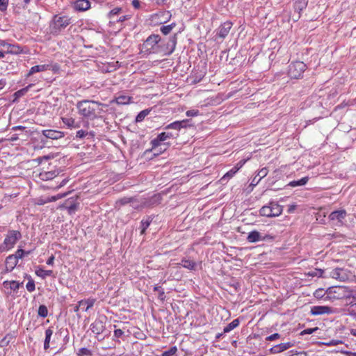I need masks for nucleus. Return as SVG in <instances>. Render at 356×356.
I'll use <instances>...</instances> for the list:
<instances>
[{
    "label": "nucleus",
    "instance_id": "1",
    "mask_svg": "<svg viewBox=\"0 0 356 356\" xmlns=\"http://www.w3.org/2000/svg\"><path fill=\"white\" fill-rule=\"evenodd\" d=\"M102 104L92 100H81L77 102L76 108L79 113L85 118L95 119L97 117V111L100 110L99 106Z\"/></svg>",
    "mask_w": 356,
    "mask_h": 356
},
{
    "label": "nucleus",
    "instance_id": "2",
    "mask_svg": "<svg viewBox=\"0 0 356 356\" xmlns=\"http://www.w3.org/2000/svg\"><path fill=\"white\" fill-rule=\"evenodd\" d=\"M71 23V18L67 15H55L49 24L50 33L58 35Z\"/></svg>",
    "mask_w": 356,
    "mask_h": 356
},
{
    "label": "nucleus",
    "instance_id": "3",
    "mask_svg": "<svg viewBox=\"0 0 356 356\" xmlns=\"http://www.w3.org/2000/svg\"><path fill=\"white\" fill-rule=\"evenodd\" d=\"M161 36L158 34L150 35L141 45V51L149 54H159Z\"/></svg>",
    "mask_w": 356,
    "mask_h": 356
},
{
    "label": "nucleus",
    "instance_id": "4",
    "mask_svg": "<svg viewBox=\"0 0 356 356\" xmlns=\"http://www.w3.org/2000/svg\"><path fill=\"white\" fill-rule=\"evenodd\" d=\"M22 238V234L18 230H9L3 242L0 245V252H6L12 249L17 241Z\"/></svg>",
    "mask_w": 356,
    "mask_h": 356
},
{
    "label": "nucleus",
    "instance_id": "5",
    "mask_svg": "<svg viewBox=\"0 0 356 356\" xmlns=\"http://www.w3.org/2000/svg\"><path fill=\"white\" fill-rule=\"evenodd\" d=\"M306 69V64L302 61L296 60L291 62L288 67V75L291 79H301Z\"/></svg>",
    "mask_w": 356,
    "mask_h": 356
},
{
    "label": "nucleus",
    "instance_id": "6",
    "mask_svg": "<svg viewBox=\"0 0 356 356\" xmlns=\"http://www.w3.org/2000/svg\"><path fill=\"white\" fill-rule=\"evenodd\" d=\"M282 212V207L277 202H271L268 205L262 207L259 210V213L262 216L268 218L280 216Z\"/></svg>",
    "mask_w": 356,
    "mask_h": 356
},
{
    "label": "nucleus",
    "instance_id": "7",
    "mask_svg": "<svg viewBox=\"0 0 356 356\" xmlns=\"http://www.w3.org/2000/svg\"><path fill=\"white\" fill-rule=\"evenodd\" d=\"M177 40V34L170 37L166 42L161 40V42H160L159 53H162L165 56L172 54L175 49Z\"/></svg>",
    "mask_w": 356,
    "mask_h": 356
},
{
    "label": "nucleus",
    "instance_id": "8",
    "mask_svg": "<svg viewBox=\"0 0 356 356\" xmlns=\"http://www.w3.org/2000/svg\"><path fill=\"white\" fill-rule=\"evenodd\" d=\"M179 136L178 132L173 133L170 131H164L159 134L156 138L151 141L152 149H156L159 146H161V143L170 138H177Z\"/></svg>",
    "mask_w": 356,
    "mask_h": 356
},
{
    "label": "nucleus",
    "instance_id": "9",
    "mask_svg": "<svg viewBox=\"0 0 356 356\" xmlns=\"http://www.w3.org/2000/svg\"><path fill=\"white\" fill-rule=\"evenodd\" d=\"M106 321V317L105 316L99 317L90 325L91 331L97 335L102 334L105 330Z\"/></svg>",
    "mask_w": 356,
    "mask_h": 356
},
{
    "label": "nucleus",
    "instance_id": "10",
    "mask_svg": "<svg viewBox=\"0 0 356 356\" xmlns=\"http://www.w3.org/2000/svg\"><path fill=\"white\" fill-rule=\"evenodd\" d=\"M0 46L6 48V51H5L6 54L17 55L24 52L23 48L19 44H10L5 40H0Z\"/></svg>",
    "mask_w": 356,
    "mask_h": 356
},
{
    "label": "nucleus",
    "instance_id": "11",
    "mask_svg": "<svg viewBox=\"0 0 356 356\" xmlns=\"http://www.w3.org/2000/svg\"><path fill=\"white\" fill-rule=\"evenodd\" d=\"M143 200L142 203H143L145 207H153L161 202L162 196L161 194L157 193L152 195L151 197H143Z\"/></svg>",
    "mask_w": 356,
    "mask_h": 356
},
{
    "label": "nucleus",
    "instance_id": "12",
    "mask_svg": "<svg viewBox=\"0 0 356 356\" xmlns=\"http://www.w3.org/2000/svg\"><path fill=\"white\" fill-rule=\"evenodd\" d=\"M346 211L341 209L332 211L329 215L328 218L331 221H337V225H343V220L346 218Z\"/></svg>",
    "mask_w": 356,
    "mask_h": 356
},
{
    "label": "nucleus",
    "instance_id": "13",
    "mask_svg": "<svg viewBox=\"0 0 356 356\" xmlns=\"http://www.w3.org/2000/svg\"><path fill=\"white\" fill-rule=\"evenodd\" d=\"M19 259L13 254L8 255L5 260L4 273H10L17 266Z\"/></svg>",
    "mask_w": 356,
    "mask_h": 356
},
{
    "label": "nucleus",
    "instance_id": "14",
    "mask_svg": "<svg viewBox=\"0 0 356 356\" xmlns=\"http://www.w3.org/2000/svg\"><path fill=\"white\" fill-rule=\"evenodd\" d=\"M330 277L339 280V281H345L348 279V275L346 270L341 268H336L330 273Z\"/></svg>",
    "mask_w": 356,
    "mask_h": 356
},
{
    "label": "nucleus",
    "instance_id": "15",
    "mask_svg": "<svg viewBox=\"0 0 356 356\" xmlns=\"http://www.w3.org/2000/svg\"><path fill=\"white\" fill-rule=\"evenodd\" d=\"M295 343L289 341L286 343H282L277 345H275L270 348L269 352L272 354H277L282 353L284 350H288L289 348L293 347Z\"/></svg>",
    "mask_w": 356,
    "mask_h": 356
},
{
    "label": "nucleus",
    "instance_id": "16",
    "mask_svg": "<svg viewBox=\"0 0 356 356\" xmlns=\"http://www.w3.org/2000/svg\"><path fill=\"white\" fill-rule=\"evenodd\" d=\"M232 25L233 24L230 21L222 23L218 28L216 35L220 38H225L228 35Z\"/></svg>",
    "mask_w": 356,
    "mask_h": 356
},
{
    "label": "nucleus",
    "instance_id": "17",
    "mask_svg": "<svg viewBox=\"0 0 356 356\" xmlns=\"http://www.w3.org/2000/svg\"><path fill=\"white\" fill-rule=\"evenodd\" d=\"M42 134L46 138L52 140H58L65 136L63 132L53 129L43 130L42 131Z\"/></svg>",
    "mask_w": 356,
    "mask_h": 356
},
{
    "label": "nucleus",
    "instance_id": "18",
    "mask_svg": "<svg viewBox=\"0 0 356 356\" xmlns=\"http://www.w3.org/2000/svg\"><path fill=\"white\" fill-rule=\"evenodd\" d=\"M332 309L328 306H314L312 308L311 313L313 315H321L324 314H331Z\"/></svg>",
    "mask_w": 356,
    "mask_h": 356
},
{
    "label": "nucleus",
    "instance_id": "19",
    "mask_svg": "<svg viewBox=\"0 0 356 356\" xmlns=\"http://www.w3.org/2000/svg\"><path fill=\"white\" fill-rule=\"evenodd\" d=\"M74 8L77 11H86L90 8L88 0H77L74 3Z\"/></svg>",
    "mask_w": 356,
    "mask_h": 356
},
{
    "label": "nucleus",
    "instance_id": "20",
    "mask_svg": "<svg viewBox=\"0 0 356 356\" xmlns=\"http://www.w3.org/2000/svg\"><path fill=\"white\" fill-rule=\"evenodd\" d=\"M247 240L250 243H256L261 241V234L256 230L250 232L247 237Z\"/></svg>",
    "mask_w": 356,
    "mask_h": 356
},
{
    "label": "nucleus",
    "instance_id": "21",
    "mask_svg": "<svg viewBox=\"0 0 356 356\" xmlns=\"http://www.w3.org/2000/svg\"><path fill=\"white\" fill-rule=\"evenodd\" d=\"M62 121L69 128L77 129L80 127V123L76 122L72 118H63Z\"/></svg>",
    "mask_w": 356,
    "mask_h": 356
},
{
    "label": "nucleus",
    "instance_id": "22",
    "mask_svg": "<svg viewBox=\"0 0 356 356\" xmlns=\"http://www.w3.org/2000/svg\"><path fill=\"white\" fill-rule=\"evenodd\" d=\"M56 171L42 172L39 175L40 178L43 181L51 180L58 175Z\"/></svg>",
    "mask_w": 356,
    "mask_h": 356
},
{
    "label": "nucleus",
    "instance_id": "23",
    "mask_svg": "<svg viewBox=\"0 0 356 356\" xmlns=\"http://www.w3.org/2000/svg\"><path fill=\"white\" fill-rule=\"evenodd\" d=\"M23 284V282H18L17 281H5L3 283V285L5 288H10L11 290L16 291L17 290L20 286Z\"/></svg>",
    "mask_w": 356,
    "mask_h": 356
},
{
    "label": "nucleus",
    "instance_id": "24",
    "mask_svg": "<svg viewBox=\"0 0 356 356\" xmlns=\"http://www.w3.org/2000/svg\"><path fill=\"white\" fill-rule=\"evenodd\" d=\"M48 65H39L33 66L30 69L29 73L27 74V77L31 76L32 74L36 72L45 71L48 69Z\"/></svg>",
    "mask_w": 356,
    "mask_h": 356
},
{
    "label": "nucleus",
    "instance_id": "25",
    "mask_svg": "<svg viewBox=\"0 0 356 356\" xmlns=\"http://www.w3.org/2000/svg\"><path fill=\"white\" fill-rule=\"evenodd\" d=\"M54 331L51 327H48L45 330V339L44 341V349L47 350L49 348V343L53 335Z\"/></svg>",
    "mask_w": 356,
    "mask_h": 356
},
{
    "label": "nucleus",
    "instance_id": "26",
    "mask_svg": "<svg viewBox=\"0 0 356 356\" xmlns=\"http://www.w3.org/2000/svg\"><path fill=\"white\" fill-rule=\"evenodd\" d=\"M143 200V197L139 198L132 197L131 202L130 203L131 206L135 209H140L145 208V205H143V203H142Z\"/></svg>",
    "mask_w": 356,
    "mask_h": 356
},
{
    "label": "nucleus",
    "instance_id": "27",
    "mask_svg": "<svg viewBox=\"0 0 356 356\" xmlns=\"http://www.w3.org/2000/svg\"><path fill=\"white\" fill-rule=\"evenodd\" d=\"M179 265L188 270H195L197 264L193 260L182 259Z\"/></svg>",
    "mask_w": 356,
    "mask_h": 356
},
{
    "label": "nucleus",
    "instance_id": "28",
    "mask_svg": "<svg viewBox=\"0 0 356 356\" xmlns=\"http://www.w3.org/2000/svg\"><path fill=\"white\" fill-rule=\"evenodd\" d=\"M308 0H296L294 3V9L298 11V13L306 8L307 6Z\"/></svg>",
    "mask_w": 356,
    "mask_h": 356
},
{
    "label": "nucleus",
    "instance_id": "29",
    "mask_svg": "<svg viewBox=\"0 0 356 356\" xmlns=\"http://www.w3.org/2000/svg\"><path fill=\"white\" fill-rule=\"evenodd\" d=\"M153 220V218L152 216H147L146 219H143L141 221V232L140 234H145L146 229L148 228V227L150 225L152 221Z\"/></svg>",
    "mask_w": 356,
    "mask_h": 356
},
{
    "label": "nucleus",
    "instance_id": "30",
    "mask_svg": "<svg viewBox=\"0 0 356 356\" xmlns=\"http://www.w3.org/2000/svg\"><path fill=\"white\" fill-rule=\"evenodd\" d=\"M239 325V320L238 318L233 320L231 323L227 324L223 330V333H227L238 327Z\"/></svg>",
    "mask_w": 356,
    "mask_h": 356
},
{
    "label": "nucleus",
    "instance_id": "31",
    "mask_svg": "<svg viewBox=\"0 0 356 356\" xmlns=\"http://www.w3.org/2000/svg\"><path fill=\"white\" fill-rule=\"evenodd\" d=\"M35 274L38 276L44 279L47 276H51L53 274V270H44L41 268H39L35 270Z\"/></svg>",
    "mask_w": 356,
    "mask_h": 356
},
{
    "label": "nucleus",
    "instance_id": "32",
    "mask_svg": "<svg viewBox=\"0 0 356 356\" xmlns=\"http://www.w3.org/2000/svg\"><path fill=\"white\" fill-rule=\"evenodd\" d=\"M95 302V299L93 298H88L87 300H81L79 302V306H81L84 304L87 305V307L86 309H84L85 312H87L89 309L92 308Z\"/></svg>",
    "mask_w": 356,
    "mask_h": 356
},
{
    "label": "nucleus",
    "instance_id": "33",
    "mask_svg": "<svg viewBox=\"0 0 356 356\" xmlns=\"http://www.w3.org/2000/svg\"><path fill=\"white\" fill-rule=\"evenodd\" d=\"M308 180H309V177H305L299 180L291 181L289 185L292 187H296V186H304L307 183Z\"/></svg>",
    "mask_w": 356,
    "mask_h": 356
},
{
    "label": "nucleus",
    "instance_id": "34",
    "mask_svg": "<svg viewBox=\"0 0 356 356\" xmlns=\"http://www.w3.org/2000/svg\"><path fill=\"white\" fill-rule=\"evenodd\" d=\"M131 97L126 96V95H120L119 97H116L115 101L118 104H129L131 101Z\"/></svg>",
    "mask_w": 356,
    "mask_h": 356
},
{
    "label": "nucleus",
    "instance_id": "35",
    "mask_svg": "<svg viewBox=\"0 0 356 356\" xmlns=\"http://www.w3.org/2000/svg\"><path fill=\"white\" fill-rule=\"evenodd\" d=\"M150 109H145L140 111L136 118V122H142L145 118L150 113Z\"/></svg>",
    "mask_w": 356,
    "mask_h": 356
},
{
    "label": "nucleus",
    "instance_id": "36",
    "mask_svg": "<svg viewBox=\"0 0 356 356\" xmlns=\"http://www.w3.org/2000/svg\"><path fill=\"white\" fill-rule=\"evenodd\" d=\"M33 86V84H29L26 87L15 92L14 96L15 97V98H19L24 96L29 91V88H31Z\"/></svg>",
    "mask_w": 356,
    "mask_h": 356
},
{
    "label": "nucleus",
    "instance_id": "37",
    "mask_svg": "<svg viewBox=\"0 0 356 356\" xmlns=\"http://www.w3.org/2000/svg\"><path fill=\"white\" fill-rule=\"evenodd\" d=\"M13 339V337L12 334H6L1 341H0V346L1 347H6L7 346L10 341Z\"/></svg>",
    "mask_w": 356,
    "mask_h": 356
},
{
    "label": "nucleus",
    "instance_id": "38",
    "mask_svg": "<svg viewBox=\"0 0 356 356\" xmlns=\"http://www.w3.org/2000/svg\"><path fill=\"white\" fill-rule=\"evenodd\" d=\"M181 129V124H180L179 121H175L170 124L167 125L164 129H175L177 131H179Z\"/></svg>",
    "mask_w": 356,
    "mask_h": 356
},
{
    "label": "nucleus",
    "instance_id": "39",
    "mask_svg": "<svg viewBox=\"0 0 356 356\" xmlns=\"http://www.w3.org/2000/svg\"><path fill=\"white\" fill-rule=\"evenodd\" d=\"M175 26V23H172L171 24L167 26H162L160 29L161 33L164 35L169 34L172 29Z\"/></svg>",
    "mask_w": 356,
    "mask_h": 356
},
{
    "label": "nucleus",
    "instance_id": "40",
    "mask_svg": "<svg viewBox=\"0 0 356 356\" xmlns=\"http://www.w3.org/2000/svg\"><path fill=\"white\" fill-rule=\"evenodd\" d=\"M347 290V293L345 296L346 299L352 298L353 300H356V288L348 289L346 288Z\"/></svg>",
    "mask_w": 356,
    "mask_h": 356
},
{
    "label": "nucleus",
    "instance_id": "41",
    "mask_svg": "<svg viewBox=\"0 0 356 356\" xmlns=\"http://www.w3.org/2000/svg\"><path fill=\"white\" fill-rule=\"evenodd\" d=\"M31 254V251H25L23 249L19 248L14 254L18 259L24 258Z\"/></svg>",
    "mask_w": 356,
    "mask_h": 356
},
{
    "label": "nucleus",
    "instance_id": "42",
    "mask_svg": "<svg viewBox=\"0 0 356 356\" xmlns=\"http://www.w3.org/2000/svg\"><path fill=\"white\" fill-rule=\"evenodd\" d=\"M38 316H40L42 318L47 317L48 315L47 307L44 305H40L38 310Z\"/></svg>",
    "mask_w": 356,
    "mask_h": 356
},
{
    "label": "nucleus",
    "instance_id": "43",
    "mask_svg": "<svg viewBox=\"0 0 356 356\" xmlns=\"http://www.w3.org/2000/svg\"><path fill=\"white\" fill-rule=\"evenodd\" d=\"M238 170V168H233L228 171L221 179L222 181L232 178Z\"/></svg>",
    "mask_w": 356,
    "mask_h": 356
},
{
    "label": "nucleus",
    "instance_id": "44",
    "mask_svg": "<svg viewBox=\"0 0 356 356\" xmlns=\"http://www.w3.org/2000/svg\"><path fill=\"white\" fill-rule=\"evenodd\" d=\"M170 143H161V146H159L156 149H154V151H156V153H154L155 154H159L163 152H165L167 148L169 147ZM152 151L153 149L152 148Z\"/></svg>",
    "mask_w": 356,
    "mask_h": 356
},
{
    "label": "nucleus",
    "instance_id": "45",
    "mask_svg": "<svg viewBox=\"0 0 356 356\" xmlns=\"http://www.w3.org/2000/svg\"><path fill=\"white\" fill-rule=\"evenodd\" d=\"M323 273V270L316 268L314 270L309 272L308 275L312 277H324Z\"/></svg>",
    "mask_w": 356,
    "mask_h": 356
},
{
    "label": "nucleus",
    "instance_id": "46",
    "mask_svg": "<svg viewBox=\"0 0 356 356\" xmlns=\"http://www.w3.org/2000/svg\"><path fill=\"white\" fill-rule=\"evenodd\" d=\"M177 352V347L172 346V347L170 348L169 350L164 351L162 353L161 356H173L176 354Z\"/></svg>",
    "mask_w": 356,
    "mask_h": 356
},
{
    "label": "nucleus",
    "instance_id": "47",
    "mask_svg": "<svg viewBox=\"0 0 356 356\" xmlns=\"http://www.w3.org/2000/svg\"><path fill=\"white\" fill-rule=\"evenodd\" d=\"M154 291H158V293H159L158 297L161 300L163 301L165 300V292L161 286H154Z\"/></svg>",
    "mask_w": 356,
    "mask_h": 356
},
{
    "label": "nucleus",
    "instance_id": "48",
    "mask_svg": "<svg viewBox=\"0 0 356 356\" xmlns=\"http://www.w3.org/2000/svg\"><path fill=\"white\" fill-rule=\"evenodd\" d=\"M26 287L29 292H33L35 289V282L32 279H30Z\"/></svg>",
    "mask_w": 356,
    "mask_h": 356
},
{
    "label": "nucleus",
    "instance_id": "49",
    "mask_svg": "<svg viewBox=\"0 0 356 356\" xmlns=\"http://www.w3.org/2000/svg\"><path fill=\"white\" fill-rule=\"evenodd\" d=\"M318 330V327H315L314 328H307V329L302 330L300 334L302 336L305 335V334H311Z\"/></svg>",
    "mask_w": 356,
    "mask_h": 356
},
{
    "label": "nucleus",
    "instance_id": "50",
    "mask_svg": "<svg viewBox=\"0 0 356 356\" xmlns=\"http://www.w3.org/2000/svg\"><path fill=\"white\" fill-rule=\"evenodd\" d=\"M79 356H83V355H91V351L86 348H81L79 350Z\"/></svg>",
    "mask_w": 356,
    "mask_h": 356
},
{
    "label": "nucleus",
    "instance_id": "51",
    "mask_svg": "<svg viewBox=\"0 0 356 356\" xmlns=\"http://www.w3.org/2000/svg\"><path fill=\"white\" fill-rule=\"evenodd\" d=\"M123 335H124V332L121 329H115L114 330V335H113L114 340H115V339H118L119 338L122 337Z\"/></svg>",
    "mask_w": 356,
    "mask_h": 356
},
{
    "label": "nucleus",
    "instance_id": "52",
    "mask_svg": "<svg viewBox=\"0 0 356 356\" xmlns=\"http://www.w3.org/2000/svg\"><path fill=\"white\" fill-rule=\"evenodd\" d=\"M8 0H0V10L3 12L7 10Z\"/></svg>",
    "mask_w": 356,
    "mask_h": 356
},
{
    "label": "nucleus",
    "instance_id": "53",
    "mask_svg": "<svg viewBox=\"0 0 356 356\" xmlns=\"http://www.w3.org/2000/svg\"><path fill=\"white\" fill-rule=\"evenodd\" d=\"M122 9L120 8H115L113 10H111L109 13V17L111 19L113 18L115 15H118L121 12Z\"/></svg>",
    "mask_w": 356,
    "mask_h": 356
},
{
    "label": "nucleus",
    "instance_id": "54",
    "mask_svg": "<svg viewBox=\"0 0 356 356\" xmlns=\"http://www.w3.org/2000/svg\"><path fill=\"white\" fill-rule=\"evenodd\" d=\"M268 172V171L267 168H266L261 169L257 174V176L259 177V179H260V180H261L262 178L265 177L267 175Z\"/></svg>",
    "mask_w": 356,
    "mask_h": 356
},
{
    "label": "nucleus",
    "instance_id": "55",
    "mask_svg": "<svg viewBox=\"0 0 356 356\" xmlns=\"http://www.w3.org/2000/svg\"><path fill=\"white\" fill-rule=\"evenodd\" d=\"M131 198L132 197H124L123 198H121L118 202L121 204V205H125L127 204H129V203H131Z\"/></svg>",
    "mask_w": 356,
    "mask_h": 356
},
{
    "label": "nucleus",
    "instance_id": "56",
    "mask_svg": "<svg viewBox=\"0 0 356 356\" xmlns=\"http://www.w3.org/2000/svg\"><path fill=\"white\" fill-rule=\"evenodd\" d=\"M281 335L279 333H274L266 338V341H274L280 339Z\"/></svg>",
    "mask_w": 356,
    "mask_h": 356
},
{
    "label": "nucleus",
    "instance_id": "57",
    "mask_svg": "<svg viewBox=\"0 0 356 356\" xmlns=\"http://www.w3.org/2000/svg\"><path fill=\"white\" fill-rule=\"evenodd\" d=\"M191 121V120H188V119H186V120H183L179 121L180 124H181V128H187V127H191L192 125L190 123Z\"/></svg>",
    "mask_w": 356,
    "mask_h": 356
},
{
    "label": "nucleus",
    "instance_id": "58",
    "mask_svg": "<svg viewBox=\"0 0 356 356\" xmlns=\"http://www.w3.org/2000/svg\"><path fill=\"white\" fill-rule=\"evenodd\" d=\"M186 115L188 117L197 116L199 115V111L198 110H189V111H186Z\"/></svg>",
    "mask_w": 356,
    "mask_h": 356
},
{
    "label": "nucleus",
    "instance_id": "59",
    "mask_svg": "<svg viewBox=\"0 0 356 356\" xmlns=\"http://www.w3.org/2000/svg\"><path fill=\"white\" fill-rule=\"evenodd\" d=\"M88 131L83 130H79L76 134V137L79 138H84L86 135H88Z\"/></svg>",
    "mask_w": 356,
    "mask_h": 356
},
{
    "label": "nucleus",
    "instance_id": "60",
    "mask_svg": "<svg viewBox=\"0 0 356 356\" xmlns=\"http://www.w3.org/2000/svg\"><path fill=\"white\" fill-rule=\"evenodd\" d=\"M314 296L316 298H321L323 296V289H318L316 290V291L314 293Z\"/></svg>",
    "mask_w": 356,
    "mask_h": 356
},
{
    "label": "nucleus",
    "instance_id": "61",
    "mask_svg": "<svg viewBox=\"0 0 356 356\" xmlns=\"http://www.w3.org/2000/svg\"><path fill=\"white\" fill-rule=\"evenodd\" d=\"M274 238V236L269 235V234H261V241H269L273 240Z\"/></svg>",
    "mask_w": 356,
    "mask_h": 356
},
{
    "label": "nucleus",
    "instance_id": "62",
    "mask_svg": "<svg viewBox=\"0 0 356 356\" xmlns=\"http://www.w3.org/2000/svg\"><path fill=\"white\" fill-rule=\"evenodd\" d=\"M132 6L138 9L140 6V1L139 0H133Z\"/></svg>",
    "mask_w": 356,
    "mask_h": 356
},
{
    "label": "nucleus",
    "instance_id": "63",
    "mask_svg": "<svg viewBox=\"0 0 356 356\" xmlns=\"http://www.w3.org/2000/svg\"><path fill=\"white\" fill-rule=\"evenodd\" d=\"M349 305H350V307L353 308L351 310H350V312L353 310V314H356V302H353V301H351L349 302Z\"/></svg>",
    "mask_w": 356,
    "mask_h": 356
},
{
    "label": "nucleus",
    "instance_id": "64",
    "mask_svg": "<svg viewBox=\"0 0 356 356\" xmlns=\"http://www.w3.org/2000/svg\"><path fill=\"white\" fill-rule=\"evenodd\" d=\"M289 356H307V355L305 352L302 351V352H297L296 353H293Z\"/></svg>",
    "mask_w": 356,
    "mask_h": 356
}]
</instances>
